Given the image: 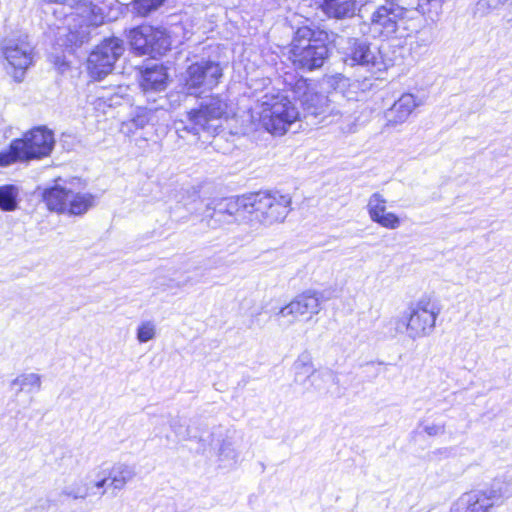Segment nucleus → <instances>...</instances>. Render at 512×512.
<instances>
[{
	"label": "nucleus",
	"instance_id": "nucleus-39",
	"mask_svg": "<svg viewBox=\"0 0 512 512\" xmlns=\"http://www.w3.org/2000/svg\"><path fill=\"white\" fill-rule=\"evenodd\" d=\"M508 22L510 23V25L512 27V18Z\"/></svg>",
	"mask_w": 512,
	"mask_h": 512
},
{
	"label": "nucleus",
	"instance_id": "nucleus-28",
	"mask_svg": "<svg viewBox=\"0 0 512 512\" xmlns=\"http://www.w3.org/2000/svg\"><path fill=\"white\" fill-rule=\"evenodd\" d=\"M18 188L14 185L0 187V208L13 211L17 208Z\"/></svg>",
	"mask_w": 512,
	"mask_h": 512
},
{
	"label": "nucleus",
	"instance_id": "nucleus-6",
	"mask_svg": "<svg viewBox=\"0 0 512 512\" xmlns=\"http://www.w3.org/2000/svg\"><path fill=\"white\" fill-rule=\"evenodd\" d=\"M405 13L403 7L393 2L377 6L372 11L369 21L362 24L361 31L373 38H389L398 30Z\"/></svg>",
	"mask_w": 512,
	"mask_h": 512
},
{
	"label": "nucleus",
	"instance_id": "nucleus-8",
	"mask_svg": "<svg viewBox=\"0 0 512 512\" xmlns=\"http://www.w3.org/2000/svg\"><path fill=\"white\" fill-rule=\"evenodd\" d=\"M440 314L438 305L429 298H421L409 308L408 337L412 340L429 336Z\"/></svg>",
	"mask_w": 512,
	"mask_h": 512
},
{
	"label": "nucleus",
	"instance_id": "nucleus-1",
	"mask_svg": "<svg viewBox=\"0 0 512 512\" xmlns=\"http://www.w3.org/2000/svg\"><path fill=\"white\" fill-rule=\"evenodd\" d=\"M328 34L303 26L297 29L288 58L296 69L312 71L320 68L328 57Z\"/></svg>",
	"mask_w": 512,
	"mask_h": 512
},
{
	"label": "nucleus",
	"instance_id": "nucleus-38",
	"mask_svg": "<svg viewBox=\"0 0 512 512\" xmlns=\"http://www.w3.org/2000/svg\"><path fill=\"white\" fill-rule=\"evenodd\" d=\"M105 492H106V491L103 489V490L101 491L100 495H104V494H105Z\"/></svg>",
	"mask_w": 512,
	"mask_h": 512
},
{
	"label": "nucleus",
	"instance_id": "nucleus-30",
	"mask_svg": "<svg viewBox=\"0 0 512 512\" xmlns=\"http://www.w3.org/2000/svg\"><path fill=\"white\" fill-rule=\"evenodd\" d=\"M157 328L153 320H145L140 322L136 329V338L139 343H146L156 337Z\"/></svg>",
	"mask_w": 512,
	"mask_h": 512
},
{
	"label": "nucleus",
	"instance_id": "nucleus-16",
	"mask_svg": "<svg viewBox=\"0 0 512 512\" xmlns=\"http://www.w3.org/2000/svg\"><path fill=\"white\" fill-rule=\"evenodd\" d=\"M352 64L365 66L369 69L381 71L383 63L377 48L372 49L366 41L353 39L348 53Z\"/></svg>",
	"mask_w": 512,
	"mask_h": 512
},
{
	"label": "nucleus",
	"instance_id": "nucleus-3",
	"mask_svg": "<svg viewBox=\"0 0 512 512\" xmlns=\"http://www.w3.org/2000/svg\"><path fill=\"white\" fill-rule=\"evenodd\" d=\"M260 125L273 135H283L299 118V111L282 93L267 92L258 100Z\"/></svg>",
	"mask_w": 512,
	"mask_h": 512
},
{
	"label": "nucleus",
	"instance_id": "nucleus-29",
	"mask_svg": "<svg viewBox=\"0 0 512 512\" xmlns=\"http://www.w3.org/2000/svg\"><path fill=\"white\" fill-rule=\"evenodd\" d=\"M239 452L231 441L225 440L222 442L218 460L224 467H231L238 462Z\"/></svg>",
	"mask_w": 512,
	"mask_h": 512
},
{
	"label": "nucleus",
	"instance_id": "nucleus-27",
	"mask_svg": "<svg viewBox=\"0 0 512 512\" xmlns=\"http://www.w3.org/2000/svg\"><path fill=\"white\" fill-rule=\"evenodd\" d=\"M41 385V376L36 373L20 374L11 382V388L17 387L16 394L38 392L41 390Z\"/></svg>",
	"mask_w": 512,
	"mask_h": 512
},
{
	"label": "nucleus",
	"instance_id": "nucleus-35",
	"mask_svg": "<svg viewBox=\"0 0 512 512\" xmlns=\"http://www.w3.org/2000/svg\"><path fill=\"white\" fill-rule=\"evenodd\" d=\"M512 3V0H480L479 5L488 10H495L505 4Z\"/></svg>",
	"mask_w": 512,
	"mask_h": 512
},
{
	"label": "nucleus",
	"instance_id": "nucleus-11",
	"mask_svg": "<svg viewBox=\"0 0 512 512\" xmlns=\"http://www.w3.org/2000/svg\"><path fill=\"white\" fill-rule=\"evenodd\" d=\"M220 64L210 60H201L191 64L185 75V88L191 95H198L199 90L214 88L222 77Z\"/></svg>",
	"mask_w": 512,
	"mask_h": 512
},
{
	"label": "nucleus",
	"instance_id": "nucleus-37",
	"mask_svg": "<svg viewBox=\"0 0 512 512\" xmlns=\"http://www.w3.org/2000/svg\"><path fill=\"white\" fill-rule=\"evenodd\" d=\"M451 512H472L470 509H468V504L465 503L464 497L462 496L458 502L455 504V506L451 509Z\"/></svg>",
	"mask_w": 512,
	"mask_h": 512
},
{
	"label": "nucleus",
	"instance_id": "nucleus-4",
	"mask_svg": "<svg viewBox=\"0 0 512 512\" xmlns=\"http://www.w3.org/2000/svg\"><path fill=\"white\" fill-rule=\"evenodd\" d=\"M291 197L280 192L263 191L248 196L249 221L257 225L270 226L285 220L291 208Z\"/></svg>",
	"mask_w": 512,
	"mask_h": 512
},
{
	"label": "nucleus",
	"instance_id": "nucleus-31",
	"mask_svg": "<svg viewBox=\"0 0 512 512\" xmlns=\"http://www.w3.org/2000/svg\"><path fill=\"white\" fill-rule=\"evenodd\" d=\"M164 0H136L135 9L143 16L157 9L163 4Z\"/></svg>",
	"mask_w": 512,
	"mask_h": 512
},
{
	"label": "nucleus",
	"instance_id": "nucleus-36",
	"mask_svg": "<svg viewBox=\"0 0 512 512\" xmlns=\"http://www.w3.org/2000/svg\"><path fill=\"white\" fill-rule=\"evenodd\" d=\"M423 429H424L425 433H427L429 436H437V435H441L445 432V425L431 423V424L425 425Z\"/></svg>",
	"mask_w": 512,
	"mask_h": 512
},
{
	"label": "nucleus",
	"instance_id": "nucleus-20",
	"mask_svg": "<svg viewBox=\"0 0 512 512\" xmlns=\"http://www.w3.org/2000/svg\"><path fill=\"white\" fill-rule=\"evenodd\" d=\"M317 2L330 18L344 19L355 13L356 0H317Z\"/></svg>",
	"mask_w": 512,
	"mask_h": 512
},
{
	"label": "nucleus",
	"instance_id": "nucleus-32",
	"mask_svg": "<svg viewBox=\"0 0 512 512\" xmlns=\"http://www.w3.org/2000/svg\"><path fill=\"white\" fill-rule=\"evenodd\" d=\"M152 119V112L146 108H138L135 116L132 118V123L136 128L145 127Z\"/></svg>",
	"mask_w": 512,
	"mask_h": 512
},
{
	"label": "nucleus",
	"instance_id": "nucleus-25",
	"mask_svg": "<svg viewBox=\"0 0 512 512\" xmlns=\"http://www.w3.org/2000/svg\"><path fill=\"white\" fill-rule=\"evenodd\" d=\"M152 26L142 25L130 31L129 39L131 47L139 55H150L148 38L152 35Z\"/></svg>",
	"mask_w": 512,
	"mask_h": 512
},
{
	"label": "nucleus",
	"instance_id": "nucleus-22",
	"mask_svg": "<svg viewBox=\"0 0 512 512\" xmlns=\"http://www.w3.org/2000/svg\"><path fill=\"white\" fill-rule=\"evenodd\" d=\"M70 190L63 187L55 186L46 190L43 199L49 210L55 212H65L68 205Z\"/></svg>",
	"mask_w": 512,
	"mask_h": 512
},
{
	"label": "nucleus",
	"instance_id": "nucleus-18",
	"mask_svg": "<svg viewBox=\"0 0 512 512\" xmlns=\"http://www.w3.org/2000/svg\"><path fill=\"white\" fill-rule=\"evenodd\" d=\"M419 105L421 102L413 94H403L385 112L386 125L395 127L405 123Z\"/></svg>",
	"mask_w": 512,
	"mask_h": 512
},
{
	"label": "nucleus",
	"instance_id": "nucleus-12",
	"mask_svg": "<svg viewBox=\"0 0 512 512\" xmlns=\"http://www.w3.org/2000/svg\"><path fill=\"white\" fill-rule=\"evenodd\" d=\"M33 48L27 36L8 37L1 43V53L8 65L13 69L15 80L21 81L25 70L32 63Z\"/></svg>",
	"mask_w": 512,
	"mask_h": 512
},
{
	"label": "nucleus",
	"instance_id": "nucleus-7",
	"mask_svg": "<svg viewBox=\"0 0 512 512\" xmlns=\"http://www.w3.org/2000/svg\"><path fill=\"white\" fill-rule=\"evenodd\" d=\"M291 93L293 99L301 104L305 118H319L315 124L325 121L328 116L332 115L333 109L327 96L319 94L315 86L306 79L300 78L296 80L292 86Z\"/></svg>",
	"mask_w": 512,
	"mask_h": 512
},
{
	"label": "nucleus",
	"instance_id": "nucleus-15",
	"mask_svg": "<svg viewBox=\"0 0 512 512\" xmlns=\"http://www.w3.org/2000/svg\"><path fill=\"white\" fill-rule=\"evenodd\" d=\"M293 370L295 382L304 385L309 380L316 389H321L319 381L332 376L330 371H317L314 368L311 355L307 352H303L298 356L293 364Z\"/></svg>",
	"mask_w": 512,
	"mask_h": 512
},
{
	"label": "nucleus",
	"instance_id": "nucleus-23",
	"mask_svg": "<svg viewBox=\"0 0 512 512\" xmlns=\"http://www.w3.org/2000/svg\"><path fill=\"white\" fill-rule=\"evenodd\" d=\"M94 482L76 479L62 488L61 495L73 500H85L88 496L95 494L92 492V488H95Z\"/></svg>",
	"mask_w": 512,
	"mask_h": 512
},
{
	"label": "nucleus",
	"instance_id": "nucleus-5",
	"mask_svg": "<svg viewBox=\"0 0 512 512\" xmlns=\"http://www.w3.org/2000/svg\"><path fill=\"white\" fill-rule=\"evenodd\" d=\"M228 118V104L220 96H210L203 99L197 109L187 112L188 124L180 122L182 127H177V131H186L194 135L200 131L214 134L221 126V121Z\"/></svg>",
	"mask_w": 512,
	"mask_h": 512
},
{
	"label": "nucleus",
	"instance_id": "nucleus-9",
	"mask_svg": "<svg viewBox=\"0 0 512 512\" xmlns=\"http://www.w3.org/2000/svg\"><path fill=\"white\" fill-rule=\"evenodd\" d=\"M123 52V41L119 38L112 37L101 42L88 57L87 68L91 77L101 79L109 74Z\"/></svg>",
	"mask_w": 512,
	"mask_h": 512
},
{
	"label": "nucleus",
	"instance_id": "nucleus-10",
	"mask_svg": "<svg viewBox=\"0 0 512 512\" xmlns=\"http://www.w3.org/2000/svg\"><path fill=\"white\" fill-rule=\"evenodd\" d=\"M510 496L509 484L501 480H494L484 489L463 495L468 509L472 512H490L492 508L501 506Z\"/></svg>",
	"mask_w": 512,
	"mask_h": 512
},
{
	"label": "nucleus",
	"instance_id": "nucleus-34",
	"mask_svg": "<svg viewBox=\"0 0 512 512\" xmlns=\"http://www.w3.org/2000/svg\"><path fill=\"white\" fill-rule=\"evenodd\" d=\"M408 315L405 317H397L390 321V324L393 326L396 333H404L408 335V327H407Z\"/></svg>",
	"mask_w": 512,
	"mask_h": 512
},
{
	"label": "nucleus",
	"instance_id": "nucleus-21",
	"mask_svg": "<svg viewBox=\"0 0 512 512\" xmlns=\"http://www.w3.org/2000/svg\"><path fill=\"white\" fill-rule=\"evenodd\" d=\"M167 74L163 67L154 66L142 72L140 87L143 92H160L166 87Z\"/></svg>",
	"mask_w": 512,
	"mask_h": 512
},
{
	"label": "nucleus",
	"instance_id": "nucleus-19",
	"mask_svg": "<svg viewBox=\"0 0 512 512\" xmlns=\"http://www.w3.org/2000/svg\"><path fill=\"white\" fill-rule=\"evenodd\" d=\"M135 476L136 471L133 466L125 463H117L113 465L107 476L95 480L94 486L97 489H103L105 485L108 484L115 490H122Z\"/></svg>",
	"mask_w": 512,
	"mask_h": 512
},
{
	"label": "nucleus",
	"instance_id": "nucleus-26",
	"mask_svg": "<svg viewBox=\"0 0 512 512\" xmlns=\"http://www.w3.org/2000/svg\"><path fill=\"white\" fill-rule=\"evenodd\" d=\"M94 204V197L91 194L69 192V199L66 211L71 215H83Z\"/></svg>",
	"mask_w": 512,
	"mask_h": 512
},
{
	"label": "nucleus",
	"instance_id": "nucleus-13",
	"mask_svg": "<svg viewBox=\"0 0 512 512\" xmlns=\"http://www.w3.org/2000/svg\"><path fill=\"white\" fill-rule=\"evenodd\" d=\"M248 196L241 198H225L207 205L206 216L215 224H232L249 219Z\"/></svg>",
	"mask_w": 512,
	"mask_h": 512
},
{
	"label": "nucleus",
	"instance_id": "nucleus-17",
	"mask_svg": "<svg viewBox=\"0 0 512 512\" xmlns=\"http://www.w3.org/2000/svg\"><path fill=\"white\" fill-rule=\"evenodd\" d=\"M386 203V199L380 193H373L367 203L369 217L384 228L397 229L401 223L400 219L393 212L386 211Z\"/></svg>",
	"mask_w": 512,
	"mask_h": 512
},
{
	"label": "nucleus",
	"instance_id": "nucleus-14",
	"mask_svg": "<svg viewBox=\"0 0 512 512\" xmlns=\"http://www.w3.org/2000/svg\"><path fill=\"white\" fill-rule=\"evenodd\" d=\"M321 310V297L318 293L307 291L296 296L290 303L282 307L276 316L287 318L289 324H293L302 317L307 320L317 315Z\"/></svg>",
	"mask_w": 512,
	"mask_h": 512
},
{
	"label": "nucleus",
	"instance_id": "nucleus-33",
	"mask_svg": "<svg viewBox=\"0 0 512 512\" xmlns=\"http://www.w3.org/2000/svg\"><path fill=\"white\" fill-rule=\"evenodd\" d=\"M170 426L173 432L176 434V436L181 440H186L189 438L188 426L181 418H176L172 420Z\"/></svg>",
	"mask_w": 512,
	"mask_h": 512
},
{
	"label": "nucleus",
	"instance_id": "nucleus-2",
	"mask_svg": "<svg viewBox=\"0 0 512 512\" xmlns=\"http://www.w3.org/2000/svg\"><path fill=\"white\" fill-rule=\"evenodd\" d=\"M54 144V134L51 130L45 126L35 127L22 138L13 140L8 150L0 152V166L47 157L52 152Z\"/></svg>",
	"mask_w": 512,
	"mask_h": 512
},
{
	"label": "nucleus",
	"instance_id": "nucleus-24",
	"mask_svg": "<svg viewBox=\"0 0 512 512\" xmlns=\"http://www.w3.org/2000/svg\"><path fill=\"white\" fill-rule=\"evenodd\" d=\"M152 32L147 42L150 56L155 58L164 55L170 49L171 39L163 28L152 27Z\"/></svg>",
	"mask_w": 512,
	"mask_h": 512
}]
</instances>
